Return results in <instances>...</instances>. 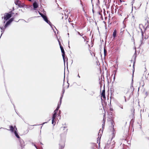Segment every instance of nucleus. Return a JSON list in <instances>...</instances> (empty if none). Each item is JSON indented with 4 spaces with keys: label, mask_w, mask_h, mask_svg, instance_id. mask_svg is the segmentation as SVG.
<instances>
[{
    "label": "nucleus",
    "mask_w": 149,
    "mask_h": 149,
    "mask_svg": "<svg viewBox=\"0 0 149 149\" xmlns=\"http://www.w3.org/2000/svg\"><path fill=\"white\" fill-rule=\"evenodd\" d=\"M14 18H10L9 20L7 21L5 24L4 25V26H3L2 25H0V29L1 30V36L2 35V34L4 33L6 29L7 28L13 21Z\"/></svg>",
    "instance_id": "f257e3e1"
},
{
    "label": "nucleus",
    "mask_w": 149,
    "mask_h": 149,
    "mask_svg": "<svg viewBox=\"0 0 149 149\" xmlns=\"http://www.w3.org/2000/svg\"><path fill=\"white\" fill-rule=\"evenodd\" d=\"M11 13L10 12L9 13H5L4 16L2 17V19L3 18L4 20L3 22V26H4V25L5 24L6 21L9 19L12 16V15Z\"/></svg>",
    "instance_id": "f03ea898"
},
{
    "label": "nucleus",
    "mask_w": 149,
    "mask_h": 149,
    "mask_svg": "<svg viewBox=\"0 0 149 149\" xmlns=\"http://www.w3.org/2000/svg\"><path fill=\"white\" fill-rule=\"evenodd\" d=\"M111 140H110L107 142L106 147L108 148L111 147V148H113L114 147L115 142L114 141L111 142Z\"/></svg>",
    "instance_id": "7ed1b4c3"
},
{
    "label": "nucleus",
    "mask_w": 149,
    "mask_h": 149,
    "mask_svg": "<svg viewBox=\"0 0 149 149\" xmlns=\"http://www.w3.org/2000/svg\"><path fill=\"white\" fill-rule=\"evenodd\" d=\"M42 18L45 22H46L47 24H49V25H50L51 27H52V24L50 22L49 20H48L47 17L46 15H45L44 16H43Z\"/></svg>",
    "instance_id": "20e7f679"
},
{
    "label": "nucleus",
    "mask_w": 149,
    "mask_h": 149,
    "mask_svg": "<svg viewBox=\"0 0 149 149\" xmlns=\"http://www.w3.org/2000/svg\"><path fill=\"white\" fill-rule=\"evenodd\" d=\"M63 47H60L61 52L62 53V56L64 61V62L65 63V53L64 49L63 48Z\"/></svg>",
    "instance_id": "39448f33"
},
{
    "label": "nucleus",
    "mask_w": 149,
    "mask_h": 149,
    "mask_svg": "<svg viewBox=\"0 0 149 149\" xmlns=\"http://www.w3.org/2000/svg\"><path fill=\"white\" fill-rule=\"evenodd\" d=\"M60 130H61L63 131V133L64 134H66L67 133L68 129L67 128V127L64 126L63 127H61L60 128Z\"/></svg>",
    "instance_id": "423d86ee"
},
{
    "label": "nucleus",
    "mask_w": 149,
    "mask_h": 149,
    "mask_svg": "<svg viewBox=\"0 0 149 149\" xmlns=\"http://www.w3.org/2000/svg\"><path fill=\"white\" fill-rule=\"evenodd\" d=\"M65 146L64 142V141H61L59 143V149H63Z\"/></svg>",
    "instance_id": "0eeeda50"
},
{
    "label": "nucleus",
    "mask_w": 149,
    "mask_h": 149,
    "mask_svg": "<svg viewBox=\"0 0 149 149\" xmlns=\"http://www.w3.org/2000/svg\"><path fill=\"white\" fill-rule=\"evenodd\" d=\"M9 127H10V130H8L6 128H2V127H1L0 128V129H1V128H3L4 129L8 130H10L11 131V132H14L15 131V130H14V127L12 125H10V126Z\"/></svg>",
    "instance_id": "6e6552de"
},
{
    "label": "nucleus",
    "mask_w": 149,
    "mask_h": 149,
    "mask_svg": "<svg viewBox=\"0 0 149 149\" xmlns=\"http://www.w3.org/2000/svg\"><path fill=\"white\" fill-rule=\"evenodd\" d=\"M116 33H117V31L116 30H115L114 31L113 33V39H115V38H116Z\"/></svg>",
    "instance_id": "1a4fd4ad"
},
{
    "label": "nucleus",
    "mask_w": 149,
    "mask_h": 149,
    "mask_svg": "<svg viewBox=\"0 0 149 149\" xmlns=\"http://www.w3.org/2000/svg\"><path fill=\"white\" fill-rule=\"evenodd\" d=\"M33 6L34 10H35V9L37 8L38 7V4L36 2H35L33 3Z\"/></svg>",
    "instance_id": "9d476101"
},
{
    "label": "nucleus",
    "mask_w": 149,
    "mask_h": 149,
    "mask_svg": "<svg viewBox=\"0 0 149 149\" xmlns=\"http://www.w3.org/2000/svg\"><path fill=\"white\" fill-rule=\"evenodd\" d=\"M20 143L21 147L22 148L24 147V146H25V144L23 140L22 139L20 140Z\"/></svg>",
    "instance_id": "9b49d317"
},
{
    "label": "nucleus",
    "mask_w": 149,
    "mask_h": 149,
    "mask_svg": "<svg viewBox=\"0 0 149 149\" xmlns=\"http://www.w3.org/2000/svg\"><path fill=\"white\" fill-rule=\"evenodd\" d=\"M82 38L84 39V41L85 42H86V43H87L88 42V39L86 36L83 35V36H82Z\"/></svg>",
    "instance_id": "f8f14e48"
},
{
    "label": "nucleus",
    "mask_w": 149,
    "mask_h": 149,
    "mask_svg": "<svg viewBox=\"0 0 149 149\" xmlns=\"http://www.w3.org/2000/svg\"><path fill=\"white\" fill-rule=\"evenodd\" d=\"M102 96L104 98H105V89H104L102 92L101 94Z\"/></svg>",
    "instance_id": "ddd939ff"
},
{
    "label": "nucleus",
    "mask_w": 149,
    "mask_h": 149,
    "mask_svg": "<svg viewBox=\"0 0 149 149\" xmlns=\"http://www.w3.org/2000/svg\"><path fill=\"white\" fill-rule=\"evenodd\" d=\"M134 49L135 50V53L134 55V61L135 60H136V47H134Z\"/></svg>",
    "instance_id": "4468645a"
},
{
    "label": "nucleus",
    "mask_w": 149,
    "mask_h": 149,
    "mask_svg": "<svg viewBox=\"0 0 149 149\" xmlns=\"http://www.w3.org/2000/svg\"><path fill=\"white\" fill-rule=\"evenodd\" d=\"M14 133V134H15V136H16V137L17 138H20L19 136L18 135V133H17V132L16 130H15Z\"/></svg>",
    "instance_id": "2eb2a0df"
},
{
    "label": "nucleus",
    "mask_w": 149,
    "mask_h": 149,
    "mask_svg": "<svg viewBox=\"0 0 149 149\" xmlns=\"http://www.w3.org/2000/svg\"><path fill=\"white\" fill-rule=\"evenodd\" d=\"M56 115H55L53 114L52 117V122L54 120H56Z\"/></svg>",
    "instance_id": "dca6fc26"
},
{
    "label": "nucleus",
    "mask_w": 149,
    "mask_h": 149,
    "mask_svg": "<svg viewBox=\"0 0 149 149\" xmlns=\"http://www.w3.org/2000/svg\"><path fill=\"white\" fill-rule=\"evenodd\" d=\"M105 47H104V54L105 56H106L107 53V50L105 49Z\"/></svg>",
    "instance_id": "f3484780"
},
{
    "label": "nucleus",
    "mask_w": 149,
    "mask_h": 149,
    "mask_svg": "<svg viewBox=\"0 0 149 149\" xmlns=\"http://www.w3.org/2000/svg\"><path fill=\"white\" fill-rule=\"evenodd\" d=\"M63 97V95H62L61 96V97H60V103L59 104V105H60V106H61V104L62 99Z\"/></svg>",
    "instance_id": "a211bd4d"
},
{
    "label": "nucleus",
    "mask_w": 149,
    "mask_h": 149,
    "mask_svg": "<svg viewBox=\"0 0 149 149\" xmlns=\"http://www.w3.org/2000/svg\"><path fill=\"white\" fill-rule=\"evenodd\" d=\"M143 38H142L141 39V40H140V45H139L140 46H141V45L142 44V43H143Z\"/></svg>",
    "instance_id": "6ab92c4d"
},
{
    "label": "nucleus",
    "mask_w": 149,
    "mask_h": 149,
    "mask_svg": "<svg viewBox=\"0 0 149 149\" xmlns=\"http://www.w3.org/2000/svg\"><path fill=\"white\" fill-rule=\"evenodd\" d=\"M64 92H65V88L63 86V90H62V95H61V96L62 95H63V94L64 93Z\"/></svg>",
    "instance_id": "aec40b11"
},
{
    "label": "nucleus",
    "mask_w": 149,
    "mask_h": 149,
    "mask_svg": "<svg viewBox=\"0 0 149 149\" xmlns=\"http://www.w3.org/2000/svg\"><path fill=\"white\" fill-rule=\"evenodd\" d=\"M118 106L122 109H123V106L121 104H118Z\"/></svg>",
    "instance_id": "412c9836"
},
{
    "label": "nucleus",
    "mask_w": 149,
    "mask_h": 149,
    "mask_svg": "<svg viewBox=\"0 0 149 149\" xmlns=\"http://www.w3.org/2000/svg\"><path fill=\"white\" fill-rule=\"evenodd\" d=\"M95 92L94 91H92L91 92V93H90V95H93L94 94Z\"/></svg>",
    "instance_id": "4be33fe9"
},
{
    "label": "nucleus",
    "mask_w": 149,
    "mask_h": 149,
    "mask_svg": "<svg viewBox=\"0 0 149 149\" xmlns=\"http://www.w3.org/2000/svg\"><path fill=\"white\" fill-rule=\"evenodd\" d=\"M105 118H104H104H103V121H104V123H105ZM103 126H102V127L103 128L104 126V123L103 124H102V125Z\"/></svg>",
    "instance_id": "5701e85b"
},
{
    "label": "nucleus",
    "mask_w": 149,
    "mask_h": 149,
    "mask_svg": "<svg viewBox=\"0 0 149 149\" xmlns=\"http://www.w3.org/2000/svg\"><path fill=\"white\" fill-rule=\"evenodd\" d=\"M19 1L18 0H16V1H15V3L17 5L18 4Z\"/></svg>",
    "instance_id": "b1692460"
},
{
    "label": "nucleus",
    "mask_w": 149,
    "mask_h": 149,
    "mask_svg": "<svg viewBox=\"0 0 149 149\" xmlns=\"http://www.w3.org/2000/svg\"><path fill=\"white\" fill-rule=\"evenodd\" d=\"M131 111L132 113L134 115V109H131Z\"/></svg>",
    "instance_id": "393cba45"
},
{
    "label": "nucleus",
    "mask_w": 149,
    "mask_h": 149,
    "mask_svg": "<svg viewBox=\"0 0 149 149\" xmlns=\"http://www.w3.org/2000/svg\"><path fill=\"white\" fill-rule=\"evenodd\" d=\"M55 120H54L52 122V124H53L54 125H55Z\"/></svg>",
    "instance_id": "a878e982"
},
{
    "label": "nucleus",
    "mask_w": 149,
    "mask_h": 149,
    "mask_svg": "<svg viewBox=\"0 0 149 149\" xmlns=\"http://www.w3.org/2000/svg\"><path fill=\"white\" fill-rule=\"evenodd\" d=\"M39 14L42 17H43V16H44L45 15L42 14V13H40V12H39Z\"/></svg>",
    "instance_id": "bb28decb"
},
{
    "label": "nucleus",
    "mask_w": 149,
    "mask_h": 149,
    "mask_svg": "<svg viewBox=\"0 0 149 149\" xmlns=\"http://www.w3.org/2000/svg\"><path fill=\"white\" fill-rule=\"evenodd\" d=\"M57 111L56 110H55L54 111V113L53 114V115H56L57 114Z\"/></svg>",
    "instance_id": "cd10ccee"
},
{
    "label": "nucleus",
    "mask_w": 149,
    "mask_h": 149,
    "mask_svg": "<svg viewBox=\"0 0 149 149\" xmlns=\"http://www.w3.org/2000/svg\"><path fill=\"white\" fill-rule=\"evenodd\" d=\"M58 42H59V45L60 47H62V45H61V44L60 42H59V41L58 40Z\"/></svg>",
    "instance_id": "c85d7f7f"
},
{
    "label": "nucleus",
    "mask_w": 149,
    "mask_h": 149,
    "mask_svg": "<svg viewBox=\"0 0 149 149\" xmlns=\"http://www.w3.org/2000/svg\"><path fill=\"white\" fill-rule=\"evenodd\" d=\"M59 109V107H57V108L55 109V110L58 111Z\"/></svg>",
    "instance_id": "c756f323"
},
{
    "label": "nucleus",
    "mask_w": 149,
    "mask_h": 149,
    "mask_svg": "<svg viewBox=\"0 0 149 149\" xmlns=\"http://www.w3.org/2000/svg\"><path fill=\"white\" fill-rule=\"evenodd\" d=\"M13 127H14V130L15 129V130H17V128L16 127V126H14Z\"/></svg>",
    "instance_id": "7c9ffc66"
},
{
    "label": "nucleus",
    "mask_w": 149,
    "mask_h": 149,
    "mask_svg": "<svg viewBox=\"0 0 149 149\" xmlns=\"http://www.w3.org/2000/svg\"><path fill=\"white\" fill-rule=\"evenodd\" d=\"M113 109H112V108H110V111H113Z\"/></svg>",
    "instance_id": "2f4dec72"
},
{
    "label": "nucleus",
    "mask_w": 149,
    "mask_h": 149,
    "mask_svg": "<svg viewBox=\"0 0 149 149\" xmlns=\"http://www.w3.org/2000/svg\"><path fill=\"white\" fill-rule=\"evenodd\" d=\"M141 33H142V36H143V31H142V29H141Z\"/></svg>",
    "instance_id": "473e14b6"
},
{
    "label": "nucleus",
    "mask_w": 149,
    "mask_h": 149,
    "mask_svg": "<svg viewBox=\"0 0 149 149\" xmlns=\"http://www.w3.org/2000/svg\"><path fill=\"white\" fill-rule=\"evenodd\" d=\"M84 35V34H82V33H81V34L80 33V35H80V36H83Z\"/></svg>",
    "instance_id": "72a5a7b5"
},
{
    "label": "nucleus",
    "mask_w": 149,
    "mask_h": 149,
    "mask_svg": "<svg viewBox=\"0 0 149 149\" xmlns=\"http://www.w3.org/2000/svg\"><path fill=\"white\" fill-rule=\"evenodd\" d=\"M60 107V105H59V103H58V106L57 107H59V108Z\"/></svg>",
    "instance_id": "f704fd0d"
},
{
    "label": "nucleus",
    "mask_w": 149,
    "mask_h": 149,
    "mask_svg": "<svg viewBox=\"0 0 149 149\" xmlns=\"http://www.w3.org/2000/svg\"><path fill=\"white\" fill-rule=\"evenodd\" d=\"M77 33L78 34H79V35H80V32H79L78 31H77Z\"/></svg>",
    "instance_id": "c9c22d12"
},
{
    "label": "nucleus",
    "mask_w": 149,
    "mask_h": 149,
    "mask_svg": "<svg viewBox=\"0 0 149 149\" xmlns=\"http://www.w3.org/2000/svg\"><path fill=\"white\" fill-rule=\"evenodd\" d=\"M34 146L37 149H38L36 145L34 144Z\"/></svg>",
    "instance_id": "e433bc0d"
},
{
    "label": "nucleus",
    "mask_w": 149,
    "mask_h": 149,
    "mask_svg": "<svg viewBox=\"0 0 149 149\" xmlns=\"http://www.w3.org/2000/svg\"><path fill=\"white\" fill-rule=\"evenodd\" d=\"M78 76V77L79 78H80V76H79V74H78V76Z\"/></svg>",
    "instance_id": "4c0bfd02"
},
{
    "label": "nucleus",
    "mask_w": 149,
    "mask_h": 149,
    "mask_svg": "<svg viewBox=\"0 0 149 149\" xmlns=\"http://www.w3.org/2000/svg\"><path fill=\"white\" fill-rule=\"evenodd\" d=\"M60 113H61V111H59V114H58V116H59V115H60Z\"/></svg>",
    "instance_id": "58836bf2"
},
{
    "label": "nucleus",
    "mask_w": 149,
    "mask_h": 149,
    "mask_svg": "<svg viewBox=\"0 0 149 149\" xmlns=\"http://www.w3.org/2000/svg\"><path fill=\"white\" fill-rule=\"evenodd\" d=\"M18 6H19V7H22V6L20 5H19Z\"/></svg>",
    "instance_id": "ea45409f"
},
{
    "label": "nucleus",
    "mask_w": 149,
    "mask_h": 149,
    "mask_svg": "<svg viewBox=\"0 0 149 149\" xmlns=\"http://www.w3.org/2000/svg\"><path fill=\"white\" fill-rule=\"evenodd\" d=\"M68 87H67V88H68L69 87V84L68 83Z\"/></svg>",
    "instance_id": "a19ab883"
},
{
    "label": "nucleus",
    "mask_w": 149,
    "mask_h": 149,
    "mask_svg": "<svg viewBox=\"0 0 149 149\" xmlns=\"http://www.w3.org/2000/svg\"><path fill=\"white\" fill-rule=\"evenodd\" d=\"M47 123V122L44 123H43L42 125L44 124L45 123Z\"/></svg>",
    "instance_id": "79ce46f5"
},
{
    "label": "nucleus",
    "mask_w": 149,
    "mask_h": 149,
    "mask_svg": "<svg viewBox=\"0 0 149 149\" xmlns=\"http://www.w3.org/2000/svg\"><path fill=\"white\" fill-rule=\"evenodd\" d=\"M29 1H31L32 0H28Z\"/></svg>",
    "instance_id": "37998d69"
},
{
    "label": "nucleus",
    "mask_w": 149,
    "mask_h": 149,
    "mask_svg": "<svg viewBox=\"0 0 149 149\" xmlns=\"http://www.w3.org/2000/svg\"><path fill=\"white\" fill-rule=\"evenodd\" d=\"M16 15H18V13H16Z\"/></svg>",
    "instance_id": "c03bdc74"
},
{
    "label": "nucleus",
    "mask_w": 149,
    "mask_h": 149,
    "mask_svg": "<svg viewBox=\"0 0 149 149\" xmlns=\"http://www.w3.org/2000/svg\"><path fill=\"white\" fill-rule=\"evenodd\" d=\"M139 47H138L137 49H139Z\"/></svg>",
    "instance_id": "a18cd8bd"
},
{
    "label": "nucleus",
    "mask_w": 149,
    "mask_h": 149,
    "mask_svg": "<svg viewBox=\"0 0 149 149\" xmlns=\"http://www.w3.org/2000/svg\"><path fill=\"white\" fill-rule=\"evenodd\" d=\"M132 17H133V18H134V16H132Z\"/></svg>",
    "instance_id": "49530a36"
},
{
    "label": "nucleus",
    "mask_w": 149,
    "mask_h": 149,
    "mask_svg": "<svg viewBox=\"0 0 149 149\" xmlns=\"http://www.w3.org/2000/svg\"><path fill=\"white\" fill-rule=\"evenodd\" d=\"M115 77H114V79H115Z\"/></svg>",
    "instance_id": "de8ad7c7"
},
{
    "label": "nucleus",
    "mask_w": 149,
    "mask_h": 149,
    "mask_svg": "<svg viewBox=\"0 0 149 149\" xmlns=\"http://www.w3.org/2000/svg\"><path fill=\"white\" fill-rule=\"evenodd\" d=\"M125 101H126V99H125Z\"/></svg>",
    "instance_id": "09e8293b"
},
{
    "label": "nucleus",
    "mask_w": 149,
    "mask_h": 149,
    "mask_svg": "<svg viewBox=\"0 0 149 149\" xmlns=\"http://www.w3.org/2000/svg\"><path fill=\"white\" fill-rule=\"evenodd\" d=\"M92 0H91V2H92Z\"/></svg>",
    "instance_id": "8fccbe9b"
}]
</instances>
